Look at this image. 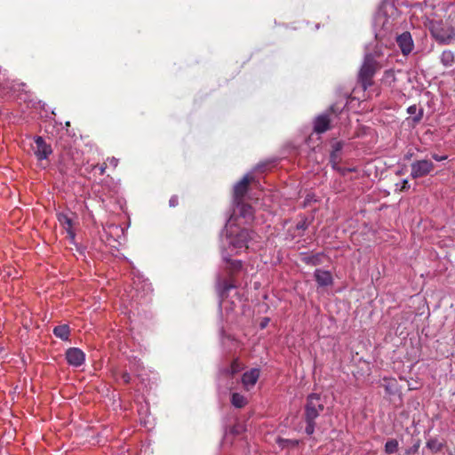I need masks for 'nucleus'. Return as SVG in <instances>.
Instances as JSON below:
<instances>
[{
	"label": "nucleus",
	"instance_id": "f257e3e1",
	"mask_svg": "<svg viewBox=\"0 0 455 455\" xmlns=\"http://www.w3.org/2000/svg\"><path fill=\"white\" fill-rule=\"evenodd\" d=\"M324 409L323 402L319 395L311 394L307 396V403L305 406V419L306 428L305 432L311 435L315 431V419L319 416Z\"/></svg>",
	"mask_w": 455,
	"mask_h": 455
},
{
	"label": "nucleus",
	"instance_id": "f03ea898",
	"mask_svg": "<svg viewBox=\"0 0 455 455\" xmlns=\"http://www.w3.org/2000/svg\"><path fill=\"white\" fill-rule=\"evenodd\" d=\"M381 67L382 65L378 60H374L372 54H365L358 75L359 82L362 84L364 90L371 85L373 76Z\"/></svg>",
	"mask_w": 455,
	"mask_h": 455
},
{
	"label": "nucleus",
	"instance_id": "7ed1b4c3",
	"mask_svg": "<svg viewBox=\"0 0 455 455\" xmlns=\"http://www.w3.org/2000/svg\"><path fill=\"white\" fill-rule=\"evenodd\" d=\"M255 234L248 229L231 231L227 237V242L236 253L250 248L251 241L254 240Z\"/></svg>",
	"mask_w": 455,
	"mask_h": 455
},
{
	"label": "nucleus",
	"instance_id": "20e7f679",
	"mask_svg": "<svg viewBox=\"0 0 455 455\" xmlns=\"http://www.w3.org/2000/svg\"><path fill=\"white\" fill-rule=\"evenodd\" d=\"M430 32L436 41L442 44H450L455 37V32L452 28L445 27L440 20L430 22Z\"/></svg>",
	"mask_w": 455,
	"mask_h": 455
},
{
	"label": "nucleus",
	"instance_id": "39448f33",
	"mask_svg": "<svg viewBox=\"0 0 455 455\" xmlns=\"http://www.w3.org/2000/svg\"><path fill=\"white\" fill-rule=\"evenodd\" d=\"M411 167V176L413 179H418L429 174L434 170L435 165L430 160L423 159L413 162Z\"/></svg>",
	"mask_w": 455,
	"mask_h": 455
},
{
	"label": "nucleus",
	"instance_id": "423d86ee",
	"mask_svg": "<svg viewBox=\"0 0 455 455\" xmlns=\"http://www.w3.org/2000/svg\"><path fill=\"white\" fill-rule=\"evenodd\" d=\"M31 148L38 160L46 159L52 152L51 146L42 137L35 139Z\"/></svg>",
	"mask_w": 455,
	"mask_h": 455
},
{
	"label": "nucleus",
	"instance_id": "0eeeda50",
	"mask_svg": "<svg viewBox=\"0 0 455 455\" xmlns=\"http://www.w3.org/2000/svg\"><path fill=\"white\" fill-rule=\"evenodd\" d=\"M396 44L404 56H408L414 49V42L410 32L405 31L395 38Z\"/></svg>",
	"mask_w": 455,
	"mask_h": 455
},
{
	"label": "nucleus",
	"instance_id": "6e6552de",
	"mask_svg": "<svg viewBox=\"0 0 455 455\" xmlns=\"http://www.w3.org/2000/svg\"><path fill=\"white\" fill-rule=\"evenodd\" d=\"M66 359L68 364L74 367H79L84 363L85 355L81 349L71 347L66 352Z\"/></svg>",
	"mask_w": 455,
	"mask_h": 455
},
{
	"label": "nucleus",
	"instance_id": "1a4fd4ad",
	"mask_svg": "<svg viewBox=\"0 0 455 455\" xmlns=\"http://www.w3.org/2000/svg\"><path fill=\"white\" fill-rule=\"evenodd\" d=\"M259 378V369L253 368L245 371L242 376V384L247 391L251 390Z\"/></svg>",
	"mask_w": 455,
	"mask_h": 455
},
{
	"label": "nucleus",
	"instance_id": "9d476101",
	"mask_svg": "<svg viewBox=\"0 0 455 455\" xmlns=\"http://www.w3.org/2000/svg\"><path fill=\"white\" fill-rule=\"evenodd\" d=\"M252 177L245 175L234 188V196L236 200H240L246 194L248 186L251 181Z\"/></svg>",
	"mask_w": 455,
	"mask_h": 455
},
{
	"label": "nucleus",
	"instance_id": "9b49d317",
	"mask_svg": "<svg viewBox=\"0 0 455 455\" xmlns=\"http://www.w3.org/2000/svg\"><path fill=\"white\" fill-rule=\"evenodd\" d=\"M315 278L320 286H328L332 283V276L329 271L316 269Z\"/></svg>",
	"mask_w": 455,
	"mask_h": 455
},
{
	"label": "nucleus",
	"instance_id": "f8f14e48",
	"mask_svg": "<svg viewBox=\"0 0 455 455\" xmlns=\"http://www.w3.org/2000/svg\"><path fill=\"white\" fill-rule=\"evenodd\" d=\"M330 118L326 115L319 116L315 121V131L317 133H322L329 129Z\"/></svg>",
	"mask_w": 455,
	"mask_h": 455
},
{
	"label": "nucleus",
	"instance_id": "ddd939ff",
	"mask_svg": "<svg viewBox=\"0 0 455 455\" xmlns=\"http://www.w3.org/2000/svg\"><path fill=\"white\" fill-rule=\"evenodd\" d=\"M440 61L444 67L450 68L455 62V55L450 50L443 51L440 56Z\"/></svg>",
	"mask_w": 455,
	"mask_h": 455
},
{
	"label": "nucleus",
	"instance_id": "4468645a",
	"mask_svg": "<svg viewBox=\"0 0 455 455\" xmlns=\"http://www.w3.org/2000/svg\"><path fill=\"white\" fill-rule=\"evenodd\" d=\"M53 333L56 337L61 339L62 340H68L70 330L67 324L59 325L53 329Z\"/></svg>",
	"mask_w": 455,
	"mask_h": 455
},
{
	"label": "nucleus",
	"instance_id": "2eb2a0df",
	"mask_svg": "<svg viewBox=\"0 0 455 455\" xmlns=\"http://www.w3.org/2000/svg\"><path fill=\"white\" fill-rule=\"evenodd\" d=\"M231 403L236 408H243L247 403V400L243 395L238 393H233L231 397Z\"/></svg>",
	"mask_w": 455,
	"mask_h": 455
},
{
	"label": "nucleus",
	"instance_id": "dca6fc26",
	"mask_svg": "<svg viewBox=\"0 0 455 455\" xmlns=\"http://www.w3.org/2000/svg\"><path fill=\"white\" fill-rule=\"evenodd\" d=\"M340 148H341V146H340L339 143L335 144V150L331 155V162L332 163L333 168L338 169L344 175L345 172H347V170H345V169L341 170V169L337 167V164H338V162H339L338 152L340 150Z\"/></svg>",
	"mask_w": 455,
	"mask_h": 455
},
{
	"label": "nucleus",
	"instance_id": "f3484780",
	"mask_svg": "<svg viewBox=\"0 0 455 455\" xmlns=\"http://www.w3.org/2000/svg\"><path fill=\"white\" fill-rule=\"evenodd\" d=\"M398 450V442L395 439L387 441L385 444V451L387 454L395 453Z\"/></svg>",
	"mask_w": 455,
	"mask_h": 455
},
{
	"label": "nucleus",
	"instance_id": "a211bd4d",
	"mask_svg": "<svg viewBox=\"0 0 455 455\" xmlns=\"http://www.w3.org/2000/svg\"><path fill=\"white\" fill-rule=\"evenodd\" d=\"M234 287H235V285H234L231 282H229V281H228V280H224V281H222V282L219 284V288H220V296H221V297H224V296L226 295V293H227L229 290L233 289Z\"/></svg>",
	"mask_w": 455,
	"mask_h": 455
},
{
	"label": "nucleus",
	"instance_id": "6ab92c4d",
	"mask_svg": "<svg viewBox=\"0 0 455 455\" xmlns=\"http://www.w3.org/2000/svg\"><path fill=\"white\" fill-rule=\"evenodd\" d=\"M242 214L248 220H253V211L250 205H243L242 206Z\"/></svg>",
	"mask_w": 455,
	"mask_h": 455
},
{
	"label": "nucleus",
	"instance_id": "aec40b11",
	"mask_svg": "<svg viewBox=\"0 0 455 455\" xmlns=\"http://www.w3.org/2000/svg\"><path fill=\"white\" fill-rule=\"evenodd\" d=\"M243 369V364L239 362L238 359H235L230 365V374L234 375L239 372Z\"/></svg>",
	"mask_w": 455,
	"mask_h": 455
},
{
	"label": "nucleus",
	"instance_id": "412c9836",
	"mask_svg": "<svg viewBox=\"0 0 455 455\" xmlns=\"http://www.w3.org/2000/svg\"><path fill=\"white\" fill-rule=\"evenodd\" d=\"M59 220L65 226V228L68 230V232H70L69 228H71V220L66 215L60 214L59 216Z\"/></svg>",
	"mask_w": 455,
	"mask_h": 455
},
{
	"label": "nucleus",
	"instance_id": "4be33fe9",
	"mask_svg": "<svg viewBox=\"0 0 455 455\" xmlns=\"http://www.w3.org/2000/svg\"><path fill=\"white\" fill-rule=\"evenodd\" d=\"M108 162L109 165H111L114 168H116L118 164V159H116L115 157L108 158Z\"/></svg>",
	"mask_w": 455,
	"mask_h": 455
},
{
	"label": "nucleus",
	"instance_id": "5701e85b",
	"mask_svg": "<svg viewBox=\"0 0 455 455\" xmlns=\"http://www.w3.org/2000/svg\"><path fill=\"white\" fill-rule=\"evenodd\" d=\"M432 157H433L435 161L441 162V161L446 160L448 156H439V155L434 154V155L432 156Z\"/></svg>",
	"mask_w": 455,
	"mask_h": 455
},
{
	"label": "nucleus",
	"instance_id": "b1692460",
	"mask_svg": "<svg viewBox=\"0 0 455 455\" xmlns=\"http://www.w3.org/2000/svg\"><path fill=\"white\" fill-rule=\"evenodd\" d=\"M170 206L174 207L178 204V196H173L169 201Z\"/></svg>",
	"mask_w": 455,
	"mask_h": 455
},
{
	"label": "nucleus",
	"instance_id": "393cba45",
	"mask_svg": "<svg viewBox=\"0 0 455 455\" xmlns=\"http://www.w3.org/2000/svg\"><path fill=\"white\" fill-rule=\"evenodd\" d=\"M407 111H408L409 114L413 115L417 111V107L415 105L411 106V107L408 108Z\"/></svg>",
	"mask_w": 455,
	"mask_h": 455
},
{
	"label": "nucleus",
	"instance_id": "a878e982",
	"mask_svg": "<svg viewBox=\"0 0 455 455\" xmlns=\"http://www.w3.org/2000/svg\"><path fill=\"white\" fill-rule=\"evenodd\" d=\"M122 379L125 383H128L131 379V377L128 373L125 372L122 375Z\"/></svg>",
	"mask_w": 455,
	"mask_h": 455
},
{
	"label": "nucleus",
	"instance_id": "bb28decb",
	"mask_svg": "<svg viewBox=\"0 0 455 455\" xmlns=\"http://www.w3.org/2000/svg\"><path fill=\"white\" fill-rule=\"evenodd\" d=\"M409 183H408V180H404L403 181V186H402V188L401 190H405V189H408L409 188Z\"/></svg>",
	"mask_w": 455,
	"mask_h": 455
},
{
	"label": "nucleus",
	"instance_id": "cd10ccee",
	"mask_svg": "<svg viewBox=\"0 0 455 455\" xmlns=\"http://www.w3.org/2000/svg\"><path fill=\"white\" fill-rule=\"evenodd\" d=\"M98 168H99L100 173L101 175L105 173L106 164L100 165V166H98Z\"/></svg>",
	"mask_w": 455,
	"mask_h": 455
},
{
	"label": "nucleus",
	"instance_id": "c85d7f7f",
	"mask_svg": "<svg viewBox=\"0 0 455 455\" xmlns=\"http://www.w3.org/2000/svg\"><path fill=\"white\" fill-rule=\"evenodd\" d=\"M374 56V60H377V58L380 57V52L378 50H375L373 53H371Z\"/></svg>",
	"mask_w": 455,
	"mask_h": 455
},
{
	"label": "nucleus",
	"instance_id": "c756f323",
	"mask_svg": "<svg viewBox=\"0 0 455 455\" xmlns=\"http://www.w3.org/2000/svg\"><path fill=\"white\" fill-rule=\"evenodd\" d=\"M233 264H234V268L235 269H238V268L241 267V262L240 261H236V262H235Z\"/></svg>",
	"mask_w": 455,
	"mask_h": 455
},
{
	"label": "nucleus",
	"instance_id": "7c9ffc66",
	"mask_svg": "<svg viewBox=\"0 0 455 455\" xmlns=\"http://www.w3.org/2000/svg\"><path fill=\"white\" fill-rule=\"evenodd\" d=\"M421 117H422V112H420V113L419 114V116H415V117H414V121H415V122H419V121L421 119Z\"/></svg>",
	"mask_w": 455,
	"mask_h": 455
},
{
	"label": "nucleus",
	"instance_id": "2f4dec72",
	"mask_svg": "<svg viewBox=\"0 0 455 455\" xmlns=\"http://www.w3.org/2000/svg\"><path fill=\"white\" fill-rule=\"evenodd\" d=\"M386 389H387L388 392H391V390H390V387H389V386H387V387H386Z\"/></svg>",
	"mask_w": 455,
	"mask_h": 455
},
{
	"label": "nucleus",
	"instance_id": "473e14b6",
	"mask_svg": "<svg viewBox=\"0 0 455 455\" xmlns=\"http://www.w3.org/2000/svg\"><path fill=\"white\" fill-rule=\"evenodd\" d=\"M261 168H262V166H261V165H259V166L257 167V169H259V170H260Z\"/></svg>",
	"mask_w": 455,
	"mask_h": 455
},
{
	"label": "nucleus",
	"instance_id": "72a5a7b5",
	"mask_svg": "<svg viewBox=\"0 0 455 455\" xmlns=\"http://www.w3.org/2000/svg\"><path fill=\"white\" fill-rule=\"evenodd\" d=\"M265 326H266V322H263L262 327H265Z\"/></svg>",
	"mask_w": 455,
	"mask_h": 455
},
{
	"label": "nucleus",
	"instance_id": "f704fd0d",
	"mask_svg": "<svg viewBox=\"0 0 455 455\" xmlns=\"http://www.w3.org/2000/svg\"><path fill=\"white\" fill-rule=\"evenodd\" d=\"M265 326H266V322H263L262 327H265Z\"/></svg>",
	"mask_w": 455,
	"mask_h": 455
}]
</instances>
